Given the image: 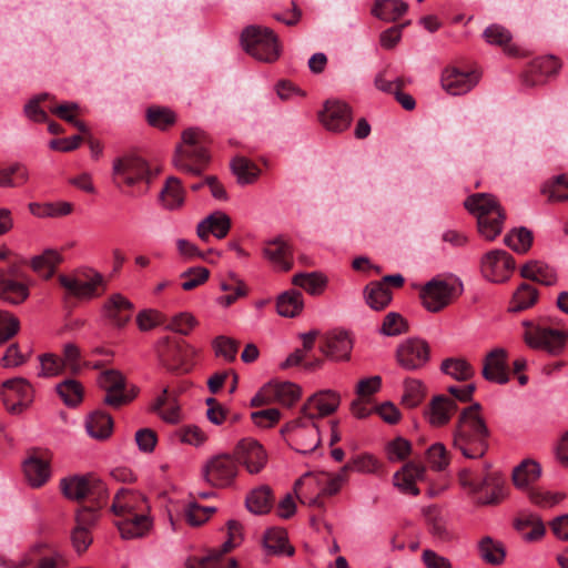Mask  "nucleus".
I'll return each mask as SVG.
<instances>
[{"instance_id": "3", "label": "nucleus", "mask_w": 568, "mask_h": 568, "mask_svg": "<svg viewBox=\"0 0 568 568\" xmlns=\"http://www.w3.org/2000/svg\"><path fill=\"white\" fill-rule=\"evenodd\" d=\"M244 50L254 59L273 62L280 57V44L274 32L268 28L250 26L241 36Z\"/></svg>"}, {"instance_id": "39", "label": "nucleus", "mask_w": 568, "mask_h": 568, "mask_svg": "<svg viewBox=\"0 0 568 568\" xmlns=\"http://www.w3.org/2000/svg\"><path fill=\"white\" fill-rule=\"evenodd\" d=\"M367 305L375 311L384 310L392 301V292L381 282H372L364 290Z\"/></svg>"}, {"instance_id": "60", "label": "nucleus", "mask_w": 568, "mask_h": 568, "mask_svg": "<svg viewBox=\"0 0 568 568\" xmlns=\"http://www.w3.org/2000/svg\"><path fill=\"white\" fill-rule=\"evenodd\" d=\"M19 331V320L8 312L0 311V344L6 343Z\"/></svg>"}, {"instance_id": "23", "label": "nucleus", "mask_w": 568, "mask_h": 568, "mask_svg": "<svg viewBox=\"0 0 568 568\" xmlns=\"http://www.w3.org/2000/svg\"><path fill=\"white\" fill-rule=\"evenodd\" d=\"M111 509L115 516L122 518L131 514L149 511V505L142 494L122 488L115 494Z\"/></svg>"}, {"instance_id": "54", "label": "nucleus", "mask_w": 568, "mask_h": 568, "mask_svg": "<svg viewBox=\"0 0 568 568\" xmlns=\"http://www.w3.org/2000/svg\"><path fill=\"white\" fill-rule=\"evenodd\" d=\"M231 169L241 184L252 183L257 175L255 166L245 158H235L231 163Z\"/></svg>"}, {"instance_id": "30", "label": "nucleus", "mask_w": 568, "mask_h": 568, "mask_svg": "<svg viewBox=\"0 0 568 568\" xmlns=\"http://www.w3.org/2000/svg\"><path fill=\"white\" fill-rule=\"evenodd\" d=\"M520 275L546 286H552L558 282L556 270L540 261L526 263L520 270Z\"/></svg>"}, {"instance_id": "28", "label": "nucleus", "mask_w": 568, "mask_h": 568, "mask_svg": "<svg viewBox=\"0 0 568 568\" xmlns=\"http://www.w3.org/2000/svg\"><path fill=\"white\" fill-rule=\"evenodd\" d=\"M133 304L120 293L112 294L103 306V313L118 327L124 326L132 316Z\"/></svg>"}, {"instance_id": "50", "label": "nucleus", "mask_w": 568, "mask_h": 568, "mask_svg": "<svg viewBox=\"0 0 568 568\" xmlns=\"http://www.w3.org/2000/svg\"><path fill=\"white\" fill-rule=\"evenodd\" d=\"M40 368L38 372L39 377L50 378L55 377L63 373L65 369L62 359L52 354L45 353L39 356Z\"/></svg>"}, {"instance_id": "45", "label": "nucleus", "mask_w": 568, "mask_h": 568, "mask_svg": "<svg viewBox=\"0 0 568 568\" xmlns=\"http://www.w3.org/2000/svg\"><path fill=\"white\" fill-rule=\"evenodd\" d=\"M239 545L237 541L227 538L226 541L223 542L220 550L212 551L209 556L203 557L199 560V565L201 567H210V568H236L237 564L235 559H229L227 566L221 564V557L232 550L234 547Z\"/></svg>"}, {"instance_id": "34", "label": "nucleus", "mask_w": 568, "mask_h": 568, "mask_svg": "<svg viewBox=\"0 0 568 568\" xmlns=\"http://www.w3.org/2000/svg\"><path fill=\"white\" fill-rule=\"evenodd\" d=\"M184 189L180 179L170 176L160 192V202L164 209L173 211L180 209L184 203Z\"/></svg>"}, {"instance_id": "4", "label": "nucleus", "mask_w": 568, "mask_h": 568, "mask_svg": "<svg viewBox=\"0 0 568 568\" xmlns=\"http://www.w3.org/2000/svg\"><path fill=\"white\" fill-rule=\"evenodd\" d=\"M287 443L298 453L314 452L321 444L318 425L302 414L288 422L281 430Z\"/></svg>"}, {"instance_id": "46", "label": "nucleus", "mask_w": 568, "mask_h": 568, "mask_svg": "<svg viewBox=\"0 0 568 568\" xmlns=\"http://www.w3.org/2000/svg\"><path fill=\"white\" fill-rule=\"evenodd\" d=\"M541 192L548 196L549 202L568 201V175H557L544 184Z\"/></svg>"}, {"instance_id": "53", "label": "nucleus", "mask_w": 568, "mask_h": 568, "mask_svg": "<svg viewBox=\"0 0 568 568\" xmlns=\"http://www.w3.org/2000/svg\"><path fill=\"white\" fill-rule=\"evenodd\" d=\"M424 395V386L420 381L409 378L404 382L402 402L407 407H416L423 400Z\"/></svg>"}, {"instance_id": "43", "label": "nucleus", "mask_w": 568, "mask_h": 568, "mask_svg": "<svg viewBox=\"0 0 568 568\" xmlns=\"http://www.w3.org/2000/svg\"><path fill=\"white\" fill-rule=\"evenodd\" d=\"M29 179L28 170L21 163L11 164L0 170V186L16 187L26 183Z\"/></svg>"}, {"instance_id": "40", "label": "nucleus", "mask_w": 568, "mask_h": 568, "mask_svg": "<svg viewBox=\"0 0 568 568\" xmlns=\"http://www.w3.org/2000/svg\"><path fill=\"white\" fill-rule=\"evenodd\" d=\"M292 283L311 295H320L327 285V277L318 272L298 273L293 276Z\"/></svg>"}, {"instance_id": "5", "label": "nucleus", "mask_w": 568, "mask_h": 568, "mask_svg": "<svg viewBox=\"0 0 568 568\" xmlns=\"http://www.w3.org/2000/svg\"><path fill=\"white\" fill-rule=\"evenodd\" d=\"M524 339L532 349L545 351L550 355H559L564 352L568 342V332L544 327L532 322L525 321Z\"/></svg>"}, {"instance_id": "51", "label": "nucleus", "mask_w": 568, "mask_h": 568, "mask_svg": "<svg viewBox=\"0 0 568 568\" xmlns=\"http://www.w3.org/2000/svg\"><path fill=\"white\" fill-rule=\"evenodd\" d=\"M379 462L371 454H363L354 457L344 467L343 471L354 470L365 474H374L378 471Z\"/></svg>"}, {"instance_id": "58", "label": "nucleus", "mask_w": 568, "mask_h": 568, "mask_svg": "<svg viewBox=\"0 0 568 568\" xmlns=\"http://www.w3.org/2000/svg\"><path fill=\"white\" fill-rule=\"evenodd\" d=\"M529 500L541 508H550L566 498L564 493H550L540 489H531L529 491Z\"/></svg>"}, {"instance_id": "29", "label": "nucleus", "mask_w": 568, "mask_h": 568, "mask_svg": "<svg viewBox=\"0 0 568 568\" xmlns=\"http://www.w3.org/2000/svg\"><path fill=\"white\" fill-rule=\"evenodd\" d=\"M230 227V217L225 213L215 212L197 224L196 233L203 241H207L210 234L216 239H223L227 235Z\"/></svg>"}, {"instance_id": "52", "label": "nucleus", "mask_w": 568, "mask_h": 568, "mask_svg": "<svg viewBox=\"0 0 568 568\" xmlns=\"http://www.w3.org/2000/svg\"><path fill=\"white\" fill-rule=\"evenodd\" d=\"M476 503L479 505H489L495 503L497 496V484L493 473L487 474L476 489Z\"/></svg>"}, {"instance_id": "2", "label": "nucleus", "mask_w": 568, "mask_h": 568, "mask_svg": "<svg viewBox=\"0 0 568 568\" xmlns=\"http://www.w3.org/2000/svg\"><path fill=\"white\" fill-rule=\"evenodd\" d=\"M207 135L200 129H187L182 134V144L176 148L174 166L185 173L200 175L209 162Z\"/></svg>"}, {"instance_id": "33", "label": "nucleus", "mask_w": 568, "mask_h": 568, "mask_svg": "<svg viewBox=\"0 0 568 568\" xmlns=\"http://www.w3.org/2000/svg\"><path fill=\"white\" fill-rule=\"evenodd\" d=\"M541 476V466L538 462L527 458L517 465L511 473L514 485L519 489H525L534 484Z\"/></svg>"}, {"instance_id": "15", "label": "nucleus", "mask_w": 568, "mask_h": 568, "mask_svg": "<svg viewBox=\"0 0 568 568\" xmlns=\"http://www.w3.org/2000/svg\"><path fill=\"white\" fill-rule=\"evenodd\" d=\"M560 68L561 62L557 57L552 54L538 57L520 73V84L525 88L541 85L548 78L556 75Z\"/></svg>"}, {"instance_id": "10", "label": "nucleus", "mask_w": 568, "mask_h": 568, "mask_svg": "<svg viewBox=\"0 0 568 568\" xmlns=\"http://www.w3.org/2000/svg\"><path fill=\"white\" fill-rule=\"evenodd\" d=\"M202 473L205 481L213 487H229L237 476V460L229 454L213 456L205 463Z\"/></svg>"}, {"instance_id": "25", "label": "nucleus", "mask_w": 568, "mask_h": 568, "mask_svg": "<svg viewBox=\"0 0 568 568\" xmlns=\"http://www.w3.org/2000/svg\"><path fill=\"white\" fill-rule=\"evenodd\" d=\"M353 341L345 331H333L327 334L321 352L334 361H346L351 356Z\"/></svg>"}, {"instance_id": "62", "label": "nucleus", "mask_w": 568, "mask_h": 568, "mask_svg": "<svg viewBox=\"0 0 568 568\" xmlns=\"http://www.w3.org/2000/svg\"><path fill=\"white\" fill-rule=\"evenodd\" d=\"M196 325V320L189 313H180L171 318L165 325L166 329L187 335L191 329Z\"/></svg>"}, {"instance_id": "44", "label": "nucleus", "mask_w": 568, "mask_h": 568, "mask_svg": "<svg viewBox=\"0 0 568 568\" xmlns=\"http://www.w3.org/2000/svg\"><path fill=\"white\" fill-rule=\"evenodd\" d=\"M61 256L54 250H47L31 261L32 268L44 277H50L55 266L60 263Z\"/></svg>"}, {"instance_id": "13", "label": "nucleus", "mask_w": 568, "mask_h": 568, "mask_svg": "<svg viewBox=\"0 0 568 568\" xmlns=\"http://www.w3.org/2000/svg\"><path fill=\"white\" fill-rule=\"evenodd\" d=\"M301 397V388L291 382L265 384L251 399V406L258 407L274 402L292 406Z\"/></svg>"}, {"instance_id": "57", "label": "nucleus", "mask_w": 568, "mask_h": 568, "mask_svg": "<svg viewBox=\"0 0 568 568\" xmlns=\"http://www.w3.org/2000/svg\"><path fill=\"white\" fill-rule=\"evenodd\" d=\"M427 460L434 470H444L449 464L448 452L442 443H435L427 449Z\"/></svg>"}, {"instance_id": "35", "label": "nucleus", "mask_w": 568, "mask_h": 568, "mask_svg": "<svg viewBox=\"0 0 568 568\" xmlns=\"http://www.w3.org/2000/svg\"><path fill=\"white\" fill-rule=\"evenodd\" d=\"M304 308L303 294L297 290H288L277 296L276 311L280 316L295 317Z\"/></svg>"}, {"instance_id": "64", "label": "nucleus", "mask_w": 568, "mask_h": 568, "mask_svg": "<svg viewBox=\"0 0 568 568\" xmlns=\"http://www.w3.org/2000/svg\"><path fill=\"white\" fill-rule=\"evenodd\" d=\"M91 530L74 526L71 531V544L77 554H83L92 544Z\"/></svg>"}, {"instance_id": "26", "label": "nucleus", "mask_w": 568, "mask_h": 568, "mask_svg": "<svg viewBox=\"0 0 568 568\" xmlns=\"http://www.w3.org/2000/svg\"><path fill=\"white\" fill-rule=\"evenodd\" d=\"M456 409L457 405L455 399L445 395H437L430 400L427 409L425 410V416L432 426L440 427L450 420V417Z\"/></svg>"}, {"instance_id": "11", "label": "nucleus", "mask_w": 568, "mask_h": 568, "mask_svg": "<svg viewBox=\"0 0 568 568\" xmlns=\"http://www.w3.org/2000/svg\"><path fill=\"white\" fill-rule=\"evenodd\" d=\"M98 384L105 392L103 402L113 408H119L135 397L134 388H126L125 378L119 371L102 372L98 377Z\"/></svg>"}, {"instance_id": "47", "label": "nucleus", "mask_w": 568, "mask_h": 568, "mask_svg": "<svg viewBox=\"0 0 568 568\" xmlns=\"http://www.w3.org/2000/svg\"><path fill=\"white\" fill-rule=\"evenodd\" d=\"M499 49L510 59H523L529 55V51L514 41L509 30L499 27Z\"/></svg>"}, {"instance_id": "38", "label": "nucleus", "mask_w": 568, "mask_h": 568, "mask_svg": "<svg viewBox=\"0 0 568 568\" xmlns=\"http://www.w3.org/2000/svg\"><path fill=\"white\" fill-rule=\"evenodd\" d=\"M407 4L402 0H376L372 9L373 16L386 22L396 21L406 11Z\"/></svg>"}, {"instance_id": "56", "label": "nucleus", "mask_w": 568, "mask_h": 568, "mask_svg": "<svg viewBox=\"0 0 568 568\" xmlns=\"http://www.w3.org/2000/svg\"><path fill=\"white\" fill-rule=\"evenodd\" d=\"M146 118L152 126L159 128L161 130L166 129L175 121V115L170 109L159 106L149 108Z\"/></svg>"}, {"instance_id": "12", "label": "nucleus", "mask_w": 568, "mask_h": 568, "mask_svg": "<svg viewBox=\"0 0 568 568\" xmlns=\"http://www.w3.org/2000/svg\"><path fill=\"white\" fill-rule=\"evenodd\" d=\"M64 496L72 500L90 497L102 501L106 496L104 484L93 476H73L63 478L60 483Z\"/></svg>"}, {"instance_id": "48", "label": "nucleus", "mask_w": 568, "mask_h": 568, "mask_svg": "<svg viewBox=\"0 0 568 568\" xmlns=\"http://www.w3.org/2000/svg\"><path fill=\"white\" fill-rule=\"evenodd\" d=\"M442 371L458 381L469 379L475 371L464 358H447L442 363Z\"/></svg>"}, {"instance_id": "27", "label": "nucleus", "mask_w": 568, "mask_h": 568, "mask_svg": "<svg viewBox=\"0 0 568 568\" xmlns=\"http://www.w3.org/2000/svg\"><path fill=\"white\" fill-rule=\"evenodd\" d=\"M22 468L24 477L32 488L42 487L51 477L50 463L36 454L24 459Z\"/></svg>"}, {"instance_id": "1", "label": "nucleus", "mask_w": 568, "mask_h": 568, "mask_svg": "<svg viewBox=\"0 0 568 568\" xmlns=\"http://www.w3.org/2000/svg\"><path fill=\"white\" fill-rule=\"evenodd\" d=\"M480 405L464 408L453 430V446L469 459L480 458L488 447L489 432L479 413Z\"/></svg>"}, {"instance_id": "63", "label": "nucleus", "mask_w": 568, "mask_h": 568, "mask_svg": "<svg viewBox=\"0 0 568 568\" xmlns=\"http://www.w3.org/2000/svg\"><path fill=\"white\" fill-rule=\"evenodd\" d=\"M209 274V270L205 267H194L187 270L181 275L184 278L182 288L185 291H191L197 287L207 280Z\"/></svg>"}, {"instance_id": "41", "label": "nucleus", "mask_w": 568, "mask_h": 568, "mask_svg": "<svg viewBox=\"0 0 568 568\" xmlns=\"http://www.w3.org/2000/svg\"><path fill=\"white\" fill-rule=\"evenodd\" d=\"M538 295L537 288L530 284H520L513 295L508 311L510 313H517L534 306L538 300Z\"/></svg>"}, {"instance_id": "55", "label": "nucleus", "mask_w": 568, "mask_h": 568, "mask_svg": "<svg viewBox=\"0 0 568 568\" xmlns=\"http://www.w3.org/2000/svg\"><path fill=\"white\" fill-rule=\"evenodd\" d=\"M61 359L64 368L70 371L72 374L80 373L83 367L81 351L73 343H67L63 345Z\"/></svg>"}, {"instance_id": "14", "label": "nucleus", "mask_w": 568, "mask_h": 568, "mask_svg": "<svg viewBox=\"0 0 568 568\" xmlns=\"http://www.w3.org/2000/svg\"><path fill=\"white\" fill-rule=\"evenodd\" d=\"M59 280L68 293L78 298L98 296L99 287L104 283L103 276L92 270L78 272L74 275H61Z\"/></svg>"}, {"instance_id": "16", "label": "nucleus", "mask_w": 568, "mask_h": 568, "mask_svg": "<svg viewBox=\"0 0 568 568\" xmlns=\"http://www.w3.org/2000/svg\"><path fill=\"white\" fill-rule=\"evenodd\" d=\"M396 357L403 368L418 369L429 359V346L420 338H408L398 345Z\"/></svg>"}, {"instance_id": "31", "label": "nucleus", "mask_w": 568, "mask_h": 568, "mask_svg": "<svg viewBox=\"0 0 568 568\" xmlns=\"http://www.w3.org/2000/svg\"><path fill=\"white\" fill-rule=\"evenodd\" d=\"M264 257L277 270L287 271L292 266V255L287 243L277 239L263 248Z\"/></svg>"}, {"instance_id": "8", "label": "nucleus", "mask_w": 568, "mask_h": 568, "mask_svg": "<svg viewBox=\"0 0 568 568\" xmlns=\"http://www.w3.org/2000/svg\"><path fill=\"white\" fill-rule=\"evenodd\" d=\"M112 178L114 184L121 189L123 185L133 187L139 183H150V169L148 163L135 155H125L113 161Z\"/></svg>"}, {"instance_id": "59", "label": "nucleus", "mask_w": 568, "mask_h": 568, "mask_svg": "<svg viewBox=\"0 0 568 568\" xmlns=\"http://www.w3.org/2000/svg\"><path fill=\"white\" fill-rule=\"evenodd\" d=\"M212 345L217 357H223L227 362L235 359L237 343L234 339L226 336H217Z\"/></svg>"}, {"instance_id": "7", "label": "nucleus", "mask_w": 568, "mask_h": 568, "mask_svg": "<svg viewBox=\"0 0 568 568\" xmlns=\"http://www.w3.org/2000/svg\"><path fill=\"white\" fill-rule=\"evenodd\" d=\"M463 282L455 277L452 280L433 278L420 291L423 306L433 313L446 307L453 297L463 293Z\"/></svg>"}, {"instance_id": "37", "label": "nucleus", "mask_w": 568, "mask_h": 568, "mask_svg": "<svg viewBox=\"0 0 568 568\" xmlns=\"http://www.w3.org/2000/svg\"><path fill=\"white\" fill-rule=\"evenodd\" d=\"M85 428L92 438L105 439L112 433L113 420L109 414L98 410L88 416Z\"/></svg>"}, {"instance_id": "22", "label": "nucleus", "mask_w": 568, "mask_h": 568, "mask_svg": "<svg viewBox=\"0 0 568 568\" xmlns=\"http://www.w3.org/2000/svg\"><path fill=\"white\" fill-rule=\"evenodd\" d=\"M513 526L526 542L539 541L546 534L541 517L531 511H520L514 519Z\"/></svg>"}, {"instance_id": "20", "label": "nucleus", "mask_w": 568, "mask_h": 568, "mask_svg": "<svg viewBox=\"0 0 568 568\" xmlns=\"http://www.w3.org/2000/svg\"><path fill=\"white\" fill-rule=\"evenodd\" d=\"M320 120L328 131L343 132L352 122V111L345 102L328 100L320 113Z\"/></svg>"}, {"instance_id": "24", "label": "nucleus", "mask_w": 568, "mask_h": 568, "mask_svg": "<svg viewBox=\"0 0 568 568\" xmlns=\"http://www.w3.org/2000/svg\"><path fill=\"white\" fill-rule=\"evenodd\" d=\"M115 525L123 539H135L148 535L152 528V519L148 511H140L119 518Z\"/></svg>"}, {"instance_id": "6", "label": "nucleus", "mask_w": 568, "mask_h": 568, "mask_svg": "<svg viewBox=\"0 0 568 568\" xmlns=\"http://www.w3.org/2000/svg\"><path fill=\"white\" fill-rule=\"evenodd\" d=\"M465 207L477 217L478 231L483 237L494 241L497 237V201L493 194L477 193L468 196Z\"/></svg>"}, {"instance_id": "42", "label": "nucleus", "mask_w": 568, "mask_h": 568, "mask_svg": "<svg viewBox=\"0 0 568 568\" xmlns=\"http://www.w3.org/2000/svg\"><path fill=\"white\" fill-rule=\"evenodd\" d=\"M532 233L521 226L514 229L504 237V243L514 252L524 254L528 252L532 244Z\"/></svg>"}, {"instance_id": "36", "label": "nucleus", "mask_w": 568, "mask_h": 568, "mask_svg": "<svg viewBox=\"0 0 568 568\" xmlns=\"http://www.w3.org/2000/svg\"><path fill=\"white\" fill-rule=\"evenodd\" d=\"M273 501L271 488L262 485L246 496L245 505L252 514L263 515L271 510Z\"/></svg>"}, {"instance_id": "9", "label": "nucleus", "mask_w": 568, "mask_h": 568, "mask_svg": "<svg viewBox=\"0 0 568 568\" xmlns=\"http://www.w3.org/2000/svg\"><path fill=\"white\" fill-rule=\"evenodd\" d=\"M33 387L23 377H14L2 383L0 397L11 414L26 412L33 403Z\"/></svg>"}, {"instance_id": "18", "label": "nucleus", "mask_w": 568, "mask_h": 568, "mask_svg": "<svg viewBox=\"0 0 568 568\" xmlns=\"http://www.w3.org/2000/svg\"><path fill=\"white\" fill-rule=\"evenodd\" d=\"M339 395L331 389L313 394L301 408V413L315 420L333 414L339 406Z\"/></svg>"}, {"instance_id": "19", "label": "nucleus", "mask_w": 568, "mask_h": 568, "mask_svg": "<svg viewBox=\"0 0 568 568\" xmlns=\"http://www.w3.org/2000/svg\"><path fill=\"white\" fill-rule=\"evenodd\" d=\"M480 73L476 70L464 72L457 68H446L440 78L442 88L452 95H462L477 85Z\"/></svg>"}, {"instance_id": "21", "label": "nucleus", "mask_w": 568, "mask_h": 568, "mask_svg": "<svg viewBox=\"0 0 568 568\" xmlns=\"http://www.w3.org/2000/svg\"><path fill=\"white\" fill-rule=\"evenodd\" d=\"M29 295V290L24 281L18 274L16 266L9 270H0V298L11 304L23 302Z\"/></svg>"}, {"instance_id": "61", "label": "nucleus", "mask_w": 568, "mask_h": 568, "mask_svg": "<svg viewBox=\"0 0 568 568\" xmlns=\"http://www.w3.org/2000/svg\"><path fill=\"white\" fill-rule=\"evenodd\" d=\"M406 331V322L398 313H388L383 322L381 333L386 336H396Z\"/></svg>"}, {"instance_id": "17", "label": "nucleus", "mask_w": 568, "mask_h": 568, "mask_svg": "<svg viewBox=\"0 0 568 568\" xmlns=\"http://www.w3.org/2000/svg\"><path fill=\"white\" fill-rule=\"evenodd\" d=\"M236 460L241 463L250 474H258L267 463V455L263 446L253 438L239 442L235 447Z\"/></svg>"}, {"instance_id": "32", "label": "nucleus", "mask_w": 568, "mask_h": 568, "mask_svg": "<svg viewBox=\"0 0 568 568\" xmlns=\"http://www.w3.org/2000/svg\"><path fill=\"white\" fill-rule=\"evenodd\" d=\"M263 545L267 555L292 556L294 554V548L288 544L287 532L282 528L267 529Z\"/></svg>"}, {"instance_id": "49", "label": "nucleus", "mask_w": 568, "mask_h": 568, "mask_svg": "<svg viewBox=\"0 0 568 568\" xmlns=\"http://www.w3.org/2000/svg\"><path fill=\"white\" fill-rule=\"evenodd\" d=\"M57 392L68 406H75L82 399L83 388L74 379H65L57 385Z\"/></svg>"}]
</instances>
